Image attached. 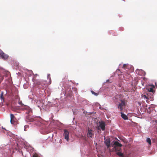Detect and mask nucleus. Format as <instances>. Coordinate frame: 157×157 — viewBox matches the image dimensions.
Here are the masks:
<instances>
[{
  "label": "nucleus",
  "mask_w": 157,
  "mask_h": 157,
  "mask_svg": "<svg viewBox=\"0 0 157 157\" xmlns=\"http://www.w3.org/2000/svg\"><path fill=\"white\" fill-rule=\"evenodd\" d=\"M63 136H64L65 139L67 141H68L69 140V133L66 129L64 130Z\"/></svg>",
  "instance_id": "obj_4"
},
{
  "label": "nucleus",
  "mask_w": 157,
  "mask_h": 157,
  "mask_svg": "<svg viewBox=\"0 0 157 157\" xmlns=\"http://www.w3.org/2000/svg\"><path fill=\"white\" fill-rule=\"evenodd\" d=\"M136 73L140 75H143L144 74V72L143 70H140L139 69H137L136 70Z\"/></svg>",
  "instance_id": "obj_8"
},
{
  "label": "nucleus",
  "mask_w": 157,
  "mask_h": 157,
  "mask_svg": "<svg viewBox=\"0 0 157 157\" xmlns=\"http://www.w3.org/2000/svg\"><path fill=\"white\" fill-rule=\"evenodd\" d=\"M33 157H38V156L36 155H33Z\"/></svg>",
  "instance_id": "obj_28"
},
{
  "label": "nucleus",
  "mask_w": 157,
  "mask_h": 157,
  "mask_svg": "<svg viewBox=\"0 0 157 157\" xmlns=\"http://www.w3.org/2000/svg\"><path fill=\"white\" fill-rule=\"evenodd\" d=\"M148 91L150 92H153L154 91L153 88L152 87H150L148 89Z\"/></svg>",
  "instance_id": "obj_21"
},
{
  "label": "nucleus",
  "mask_w": 157,
  "mask_h": 157,
  "mask_svg": "<svg viewBox=\"0 0 157 157\" xmlns=\"http://www.w3.org/2000/svg\"><path fill=\"white\" fill-rule=\"evenodd\" d=\"M121 102L117 106V108L119 109V111L122 112L123 108H125L127 104V101L125 100H121Z\"/></svg>",
  "instance_id": "obj_1"
},
{
  "label": "nucleus",
  "mask_w": 157,
  "mask_h": 157,
  "mask_svg": "<svg viewBox=\"0 0 157 157\" xmlns=\"http://www.w3.org/2000/svg\"><path fill=\"white\" fill-rule=\"evenodd\" d=\"M146 141L148 143L149 145H151V141L150 138H147V139Z\"/></svg>",
  "instance_id": "obj_16"
},
{
  "label": "nucleus",
  "mask_w": 157,
  "mask_h": 157,
  "mask_svg": "<svg viewBox=\"0 0 157 157\" xmlns=\"http://www.w3.org/2000/svg\"><path fill=\"white\" fill-rule=\"evenodd\" d=\"M26 121L27 122H31L33 121H34V119L33 118H32L30 116H28L26 118Z\"/></svg>",
  "instance_id": "obj_13"
},
{
  "label": "nucleus",
  "mask_w": 157,
  "mask_h": 157,
  "mask_svg": "<svg viewBox=\"0 0 157 157\" xmlns=\"http://www.w3.org/2000/svg\"><path fill=\"white\" fill-rule=\"evenodd\" d=\"M2 94H1V97H2Z\"/></svg>",
  "instance_id": "obj_33"
},
{
  "label": "nucleus",
  "mask_w": 157,
  "mask_h": 157,
  "mask_svg": "<svg viewBox=\"0 0 157 157\" xmlns=\"http://www.w3.org/2000/svg\"><path fill=\"white\" fill-rule=\"evenodd\" d=\"M21 109L26 111V113L27 114H30L32 112V109L28 106L24 105L22 104Z\"/></svg>",
  "instance_id": "obj_2"
},
{
  "label": "nucleus",
  "mask_w": 157,
  "mask_h": 157,
  "mask_svg": "<svg viewBox=\"0 0 157 157\" xmlns=\"http://www.w3.org/2000/svg\"><path fill=\"white\" fill-rule=\"evenodd\" d=\"M33 81L34 82V84L36 86H37V87L41 83H42L44 81H41L39 79H36V75H35L33 78Z\"/></svg>",
  "instance_id": "obj_3"
},
{
  "label": "nucleus",
  "mask_w": 157,
  "mask_h": 157,
  "mask_svg": "<svg viewBox=\"0 0 157 157\" xmlns=\"http://www.w3.org/2000/svg\"><path fill=\"white\" fill-rule=\"evenodd\" d=\"M151 110H152V109H153V108H152V107H149V108H148V109H149V110H151Z\"/></svg>",
  "instance_id": "obj_25"
},
{
  "label": "nucleus",
  "mask_w": 157,
  "mask_h": 157,
  "mask_svg": "<svg viewBox=\"0 0 157 157\" xmlns=\"http://www.w3.org/2000/svg\"><path fill=\"white\" fill-rule=\"evenodd\" d=\"M121 116L122 118L124 120H127L128 119V117L124 113L122 112H121Z\"/></svg>",
  "instance_id": "obj_10"
},
{
  "label": "nucleus",
  "mask_w": 157,
  "mask_h": 157,
  "mask_svg": "<svg viewBox=\"0 0 157 157\" xmlns=\"http://www.w3.org/2000/svg\"><path fill=\"white\" fill-rule=\"evenodd\" d=\"M156 142L157 143V138L156 139Z\"/></svg>",
  "instance_id": "obj_32"
},
{
  "label": "nucleus",
  "mask_w": 157,
  "mask_h": 157,
  "mask_svg": "<svg viewBox=\"0 0 157 157\" xmlns=\"http://www.w3.org/2000/svg\"><path fill=\"white\" fill-rule=\"evenodd\" d=\"M114 145H115V146H117V147H121L122 146V145L119 143L117 141H115L114 143Z\"/></svg>",
  "instance_id": "obj_14"
},
{
  "label": "nucleus",
  "mask_w": 157,
  "mask_h": 157,
  "mask_svg": "<svg viewBox=\"0 0 157 157\" xmlns=\"http://www.w3.org/2000/svg\"><path fill=\"white\" fill-rule=\"evenodd\" d=\"M19 103H20V104H21V105H22V103H21V102H19ZM21 106H22V105Z\"/></svg>",
  "instance_id": "obj_29"
},
{
  "label": "nucleus",
  "mask_w": 157,
  "mask_h": 157,
  "mask_svg": "<svg viewBox=\"0 0 157 157\" xmlns=\"http://www.w3.org/2000/svg\"><path fill=\"white\" fill-rule=\"evenodd\" d=\"M91 92L92 93V94H93L96 96H98V93H95L93 91H91Z\"/></svg>",
  "instance_id": "obj_22"
},
{
  "label": "nucleus",
  "mask_w": 157,
  "mask_h": 157,
  "mask_svg": "<svg viewBox=\"0 0 157 157\" xmlns=\"http://www.w3.org/2000/svg\"><path fill=\"white\" fill-rule=\"evenodd\" d=\"M2 129H4L6 130V129L4 128H3V127H2Z\"/></svg>",
  "instance_id": "obj_30"
},
{
  "label": "nucleus",
  "mask_w": 157,
  "mask_h": 157,
  "mask_svg": "<svg viewBox=\"0 0 157 157\" xmlns=\"http://www.w3.org/2000/svg\"><path fill=\"white\" fill-rule=\"evenodd\" d=\"M113 150L117 152L121 151V149L120 148V147H117V146H114Z\"/></svg>",
  "instance_id": "obj_11"
},
{
  "label": "nucleus",
  "mask_w": 157,
  "mask_h": 157,
  "mask_svg": "<svg viewBox=\"0 0 157 157\" xmlns=\"http://www.w3.org/2000/svg\"><path fill=\"white\" fill-rule=\"evenodd\" d=\"M93 131L91 129H90L89 128L87 134V136L88 137H92L94 135Z\"/></svg>",
  "instance_id": "obj_7"
},
{
  "label": "nucleus",
  "mask_w": 157,
  "mask_h": 157,
  "mask_svg": "<svg viewBox=\"0 0 157 157\" xmlns=\"http://www.w3.org/2000/svg\"><path fill=\"white\" fill-rule=\"evenodd\" d=\"M47 78L48 79H49V84H50L51 83V77H50V74H48L47 75Z\"/></svg>",
  "instance_id": "obj_19"
},
{
  "label": "nucleus",
  "mask_w": 157,
  "mask_h": 157,
  "mask_svg": "<svg viewBox=\"0 0 157 157\" xmlns=\"http://www.w3.org/2000/svg\"><path fill=\"white\" fill-rule=\"evenodd\" d=\"M152 135H154L155 137H157V128H156L155 131L152 133Z\"/></svg>",
  "instance_id": "obj_18"
},
{
  "label": "nucleus",
  "mask_w": 157,
  "mask_h": 157,
  "mask_svg": "<svg viewBox=\"0 0 157 157\" xmlns=\"http://www.w3.org/2000/svg\"><path fill=\"white\" fill-rule=\"evenodd\" d=\"M45 82L44 81L42 83L37 86V87L39 89H43L45 88Z\"/></svg>",
  "instance_id": "obj_9"
},
{
  "label": "nucleus",
  "mask_w": 157,
  "mask_h": 157,
  "mask_svg": "<svg viewBox=\"0 0 157 157\" xmlns=\"http://www.w3.org/2000/svg\"><path fill=\"white\" fill-rule=\"evenodd\" d=\"M100 127H99V126H98V127H96L97 128V129L98 130H99L100 129Z\"/></svg>",
  "instance_id": "obj_26"
},
{
  "label": "nucleus",
  "mask_w": 157,
  "mask_h": 157,
  "mask_svg": "<svg viewBox=\"0 0 157 157\" xmlns=\"http://www.w3.org/2000/svg\"><path fill=\"white\" fill-rule=\"evenodd\" d=\"M2 129H4L6 130V129L4 128H3V127H2Z\"/></svg>",
  "instance_id": "obj_31"
},
{
  "label": "nucleus",
  "mask_w": 157,
  "mask_h": 157,
  "mask_svg": "<svg viewBox=\"0 0 157 157\" xmlns=\"http://www.w3.org/2000/svg\"><path fill=\"white\" fill-rule=\"evenodd\" d=\"M10 122H11V124H14V123H15V121H14V119H13L12 120V122H11V121H10Z\"/></svg>",
  "instance_id": "obj_23"
},
{
  "label": "nucleus",
  "mask_w": 157,
  "mask_h": 157,
  "mask_svg": "<svg viewBox=\"0 0 157 157\" xmlns=\"http://www.w3.org/2000/svg\"><path fill=\"white\" fill-rule=\"evenodd\" d=\"M147 112L149 113H151V110H147Z\"/></svg>",
  "instance_id": "obj_27"
},
{
  "label": "nucleus",
  "mask_w": 157,
  "mask_h": 157,
  "mask_svg": "<svg viewBox=\"0 0 157 157\" xmlns=\"http://www.w3.org/2000/svg\"><path fill=\"white\" fill-rule=\"evenodd\" d=\"M128 66V64H124L123 65L122 68L124 70H126Z\"/></svg>",
  "instance_id": "obj_20"
},
{
  "label": "nucleus",
  "mask_w": 157,
  "mask_h": 157,
  "mask_svg": "<svg viewBox=\"0 0 157 157\" xmlns=\"http://www.w3.org/2000/svg\"><path fill=\"white\" fill-rule=\"evenodd\" d=\"M0 57L3 59H8L9 56L3 52L1 49H0Z\"/></svg>",
  "instance_id": "obj_5"
},
{
  "label": "nucleus",
  "mask_w": 157,
  "mask_h": 157,
  "mask_svg": "<svg viewBox=\"0 0 157 157\" xmlns=\"http://www.w3.org/2000/svg\"><path fill=\"white\" fill-rule=\"evenodd\" d=\"M117 155L120 157H123L124 155L123 153H122L121 152V151H120L119 152H116Z\"/></svg>",
  "instance_id": "obj_15"
},
{
  "label": "nucleus",
  "mask_w": 157,
  "mask_h": 157,
  "mask_svg": "<svg viewBox=\"0 0 157 157\" xmlns=\"http://www.w3.org/2000/svg\"><path fill=\"white\" fill-rule=\"evenodd\" d=\"M143 97L146 99H148V97H147V96L145 95H144V96H143Z\"/></svg>",
  "instance_id": "obj_24"
},
{
  "label": "nucleus",
  "mask_w": 157,
  "mask_h": 157,
  "mask_svg": "<svg viewBox=\"0 0 157 157\" xmlns=\"http://www.w3.org/2000/svg\"><path fill=\"white\" fill-rule=\"evenodd\" d=\"M105 143L107 146V148H109L110 147V141L109 140L107 139L105 141Z\"/></svg>",
  "instance_id": "obj_12"
},
{
  "label": "nucleus",
  "mask_w": 157,
  "mask_h": 157,
  "mask_svg": "<svg viewBox=\"0 0 157 157\" xmlns=\"http://www.w3.org/2000/svg\"><path fill=\"white\" fill-rule=\"evenodd\" d=\"M99 127L102 131H104L105 130V123L103 121L99 122Z\"/></svg>",
  "instance_id": "obj_6"
},
{
  "label": "nucleus",
  "mask_w": 157,
  "mask_h": 157,
  "mask_svg": "<svg viewBox=\"0 0 157 157\" xmlns=\"http://www.w3.org/2000/svg\"><path fill=\"white\" fill-rule=\"evenodd\" d=\"M12 110H13V108H12Z\"/></svg>",
  "instance_id": "obj_34"
},
{
  "label": "nucleus",
  "mask_w": 157,
  "mask_h": 157,
  "mask_svg": "<svg viewBox=\"0 0 157 157\" xmlns=\"http://www.w3.org/2000/svg\"><path fill=\"white\" fill-rule=\"evenodd\" d=\"M10 121L11 122H12V120L13 119H14V118H15V117L14 116V115L12 114H10Z\"/></svg>",
  "instance_id": "obj_17"
}]
</instances>
